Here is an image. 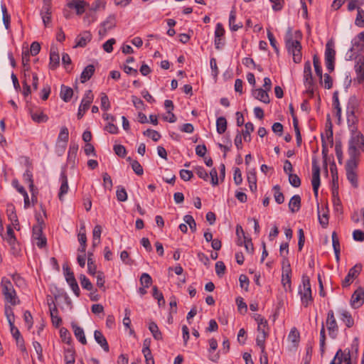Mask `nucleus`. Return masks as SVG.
I'll return each mask as SVG.
<instances>
[{"mask_svg":"<svg viewBox=\"0 0 364 364\" xmlns=\"http://www.w3.org/2000/svg\"><path fill=\"white\" fill-rule=\"evenodd\" d=\"M301 38L302 34L299 30L293 33L291 28H288L284 38L285 46L288 53L292 55L295 63H300L302 60V47L300 43Z\"/></svg>","mask_w":364,"mask_h":364,"instance_id":"nucleus-1","label":"nucleus"},{"mask_svg":"<svg viewBox=\"0 0 364 364\" xmlns=\"http://www.w3.org/2000/svg\"><path fill=\"white\" fill-rule=\"evenodd\" d=\"M350 133L348 153L360 154V151H364V135L358 130Z\"/></svg>","mask_w":364,"mask_h":364,"instance_id":"nucleus-2","label":"nucleus"},{"mask_svg":"<svg viewBox=\"0 0 364 364\" xmlns=\"http://www.w3.org/2000/svg\"><path fill=\"white\" fill-rule=\"evenodd\" d=\"M1 287L2 289V294L7 302L10 303L13 306L20 303L14 286L8 278L3 277L1 279Z\"/></svg>","mask_w":364,"mask_h":364,"instance_id":"nucleus-3","label":"nucleus"},{"mask_svg":"<svg viewBox=\"0 0 364 364\" xmlns=\"http://www.w3.org/2000/svg\"><path fill=\"white\" fill-rule=\"evenodd\" d=\"M302 287H299V293L301 296L302 304L305 307H307L309 305V304L313 301V298L311 296L310 279L306 274H304L302 276Z\"/></svg>","mask_w":364,"mask_h":364,"instance_id":"nucleus-4","label":"nucleus"},{"mask_svg":"<svg viewBox=\"0 0 364 364\" xmlns=\"http://www.w3.org/2000/svg\"><path fill=\"white\" fill-rule=\"evenodd\" d=\"M326 324L329 336L331 338H336L338 334V325L333 310L328 311Z\"/></svg>","mask_w":364,"mask_h":364,"instance_id":"nucleus-5","label":"nucleus"},{"mask_svg":"<svg viewBox=\"0 0 364 364\" xmlns=\"http://www.w3.org/2000/svg\"><path fill=\"white\" fill-rule=\"evenodd\" d=\"M63 269L64 272V275L65 277L66 282L70 285L74 294L77 296H79L80 294V290L73 271L70 269L68 264H63Z\"/></svg>","mask_w":364,"mask_h":364,"instance_id":"nucleus-6","label":"nucleus"},{"mask_svg":"<svg viewBox=\"0 0 364 364\" xmlns=\"http://www.w3.org/2000/svg\"><path fill=\"white\" fill-rule=\"evenodd\" d=\"M311 184L314 193L316 198L318 195V188L320 186V167L316 158L312 159V179Z\"/></svg>","mask_w":364,"mask_h":364,"instance_id":"nucleus-7","label":"nucleus"},{"mask_svg":"<svg viewBox=\"0 0 364 364\" xmlns=\"http://www.w3.org/2000/svg\"><path fill=\"white\" fill-rule=\"evenodd\" d=\"M93 99L94 95L92 92V90H87L78 108V112L77 114L78 119H81L84 116L86 111L89 109L90 104L92 102Z\"/></svg>","mask_w":364,"mask_h":364,"instance_id":"nucleus-8","label":"nucleus"},{"mask_svg":"<svg viewBox=\"0 0 364 364\" xmlns=\"http://www.w3.org/2000/svg\"><path fill=\"white\" fill-rule=\"evenodd\" d=\"M116 26V16L114 14L109 15L105 21L101 23L98 31L100 38L102 39L106 36L108 31Z\"/></svg>","mask_w":364,"mask_h":364,"instance_id":"nucleus-9","label":"nucleus"},{"mask_svg":"<svg viewBox=\"0 0 364 364\" xmlns=\"http://www.w3.org/2000/svg\"><path fill=\"white\" fill-rule=\"evenodd\" d=\"M336 51L329 42L326 45L325 63L327 70L331 73L334 70Z\"/></svg>","mask_w":364,"mask_h":364,"instance_id":"nucleus-10","label":"nucleus"},{"mask_svg":"<svg viewBox=\"0 0 364 364\" xmlns=\"http://www.w3.org/2000/svg\"><path fill=\"white\" fill-rule=\"evenodd\" d=\"M48 307H49L52 323L55 327L58 328L62 323V319L58 316V310L54 303V301L52 300L51 298H50V302L49 299H48Z\"/></svg>","mask_w":364,"mask_h":364,"instance_id":"nucleus-11","label":"nucleus"},{"mask_svg":"<svg viewBox=\"0 0 364 364\" xmlns=\"http://www.w3.org/2000/svg\"><path fill=\"white\" fill-rule=\"evenodd\" d=\"M361 269L362 266L360 264H355L354 267L350 268L348 274L342 282V286L343 287H348L353 282V279L358 276Z\"/></svg>","mask_w":364,"mask_h":364,"instance_id":"nucleus-12","label":"nucleus"},{"mask_svg":"<svg viewBox=\"0 0 364 364\" xmlns=\"http://www.w3.org/2000/svg\"><path fill=\"white\" fill-rule=\"evenodd\" d=\"M355 71L358 82H362L364 80V56L363 55L355 56Z\"/></svg>","mask_w":364,"mask_h":364,"instance_id":"nucleus-13","label":"nucleus"},{"mask_svg":"<svg viewBox=\"0 0 364 364\" xmlns=\"http://www.w3.org/2000/svg\"><path fill=\"white\" fill-rule=\"evenodd\" d=\"M269 336V328H257V336L256 338L257 346L261 349V351L265 350V341Z\"/></svg>","mask_w":364,"mask_h":364,"instance_id":"nucleus-14","label":"nucleus"},{"mask_svg":"<svg viewBox=\"0 0 364 364\" xmlns=\"http://www.w3.org/2000/svg\"><path fill=\"white\" fill-rule=\"evenodd\" d=\"M360 107V101L356 96H350L346 105V114H356Z\"/></svg>","mask_w":364,"mask_h":364,"instance_id":"nucleus-15","label":"nucleus"},{"mask_svg":"<svg viewBox=\"0 0 364 364\" xmlns=\"http://www.w3.org/2000/svg\"><path fill=\"white\" fill-rule=\"evenodd\" d=\"M364 291L362 289H358L354 291L351 296L350 304L354 309L360 307L363 302Z\"/></svg>","mask_w":364,"mask_h":364,"instance_id":"nucleus-16","label":"nucleus"},{"mask_svg":"<svg viewBox=\"0 0 364 364\" xmlns=\"http://www.w3.org/2000/svg\"><path fill=\"white\" fill-rule=\"evenodd\" d=\"M71 327L75 336L79 341V342H80L82 345H86L87 339L85 338L83 328L74 321L71 323Z\"/></svg>","mask_w":364,"mask_h":364,"instance_id":"nucleus-17","label":"nucleus"},{"mask_svg":"<svg viewBox=\"0 0 364 364\" xmlns=\"http://www.w3.org/2000/svg\"><path fill=\"white\" fill-rule=\"evenodd\" d=\"M346 121L349 132L358 130L359 119L357 114H346Z\"/></svg>","mask_w":364,"mask_h":364,"instance_id":"nucleus-18","label":"nucleus"},{"mask_svg":"<svg viewBox=\"0 0 364 364\" xmlns=\"http://www.w3.org/2000/svg\"><path fill=\"white\" fill-rule=\"evenodd\" d=\"M349 159L347 161L346 164V171H355L358 167V159L360 156V154L348 153Z\"/></svg>","mask_w":364,"mask_h":364,"instance_id":"nucleus-19","label":"nucleus"},{"mask_svg":"<svg viewBox=\"0 0 364 364\" xmlns=\"http://www.w3.org/2000/svg\"><path fill=\"white\" fill-rule=\"evenodd\" d=\"M252 95L255 99H257L265 104H269L270 102L269 97L268 95V91H267L262 88H257V89L253 90Z\"/></svg>","mask_w":364,"mask_h":364,"instance_id":"nucleus-20","label":"nucleus"},{"mask_svg":"<svg viewBox=\"0 0 364 364\" xmlns=\"http://www.w3.org/2000/svg\"><path fill=\"white\" fill-rule=\"evenodd\" d=\"M333 107L336 110V117L338 119V124H340L341 123V113L342 109L340 105L339 99H338V92L335 91L333 94Z\"/></svg>","mask_w":364,"mask_h":364,"instance_id":"nucleus-21","label":"nucleus"},{"mask_svg":"<svg viewBox=\"0 0 364 364\" xmlns=\"http://www.w3.org/2000/svg\"><path fill=\"white\" fill-rule=\"evenodd\" d=\"M94 338L96 342L102 348L105 352H109V348L106 338L100 331L95 330L94 332Z\"/></svg>","mask_w":364,"mask_h":364,"instance_id":"nucleus-22","label":"nucleus"},{"mask_svg":"<svg viewBox=\"0 0 364 364\" xmlns=\"http://www.w3.org/2000/svg\"><path fill=\"white\" fill-rule=\"evenodd\" d=\"M304 80L305 85H314V80L311 72V65L310 61H306L304 63Z\"/></svg>","mask_w":364,"mask_h":364,"instance_id":"nucleus-23","label":"nucleus"},{"mask_svg":"<svg viewBox=\"0 0 364 364\" xmlns=\"http://www.w3.org/2000/svg\"><path fill=\"white\" fill-rule=\"evenodd\" d=\"M60 180L61 182V185L60 187L58 198L60 200H63V196L68 193V191L69 190L68 178H67L66 174L64 172L61 173Z\"/></svg>","mask_w":364,"mask_h":364,"instance_id":"nucleus-24","label":"nucleus"},{"mask_svg":"<svg viewBox=\"0 0 364 364\" xmlns=\"http://www.w3.org/2000/svg\"><path fill=\"white\" fill-rule=\"evenodd\" d=\"M92 39V34L90 31H85L76 38V46L85 47Z\"/></svg>","mask_w":364,"mask_h":364,"instance_id":"nucleus-25","label":"nucleus"},{"mask_svg":"<svg viewBox=\"0 0 364 364\" xmlns=\"http://www.w3.org/2000/svg\"><path fill=\"white\" fill-rule=\"evenodd\" d=\"M60 64V56L56 48H51L50 52L49 67L51 70L56 69Z\"/></svg>","mask_w":364,"mask_h":364,"instance_id":"nucleus-26","label":"nucleus"},{"mask_svg":"<svg viewBox=\"0 0 364 364\" xmlns=\"http://www.w3.org/2000/svg\"><path fill=\"white\" fill-rule=\"evenodd\" d=\"M86 3L83 0H73L68 4L70 9H75L77 15H81L85 12Z\"/></svg>","mask_w":364,"mask_h":364,"instance_id":"nucleus-27","label":"nucleus"},{"mask_svg":"<svg viewBox=\"0 0 364 364\" xmlns=\"http://www.w3.org/2000/svg\"><path fill=\"white\" fill-rule=\"evenodd\" d=\"M339 314L341 320L345 323L348 328H350L354 325V320L348 311L343 309L340 310Z\"/></svg>","mask_w":364,"mask_h":364,"instance_id":"nucleus-28","label":"nucleus"},{"mask_svg":"<svg viewBox=\"0 0 364 364\" xmlns=\"http://www.w3.org/2000/svg\"><path fill=\"white\" fill-rule=\"evenodd\" d=\"M41 14L45 26H47L51 19L50 4H46L43 6Z\"/></svg>","mask_w":364,"mask_h":364,"instance_id":"nucleus-29","label":"nucleus"},{"mask_svg":"<svg viewBox=\"0 0 364 364\" xmlns=\"http://www.w3.org/2000/svg\"><path fill=\"white\" fill-rule=\"evenodd\" d=\"M95 67L92 65H88L85 68L80 75V81L82 83H85L89 80L95 73Z\"/></svg>","mask_w":364,"mask_h":364,"instance_id":"nucleus-30","label":"nucleus"},{"mask_svg":"<svg viewBox=\"0 0 364 364\" xmlns=\"http://www.w3.org/2000/svg\"><path fill=\"white\" fill-rule=\"evenodd\" d=\"M301 208V197L299 195H294L289 203V208L292 213H296Z\"/></svg>","mask_w":364,"mask_h":364,"instance_id":"nucleus-31","label":"nucleus"},{"mask_svg":"<svg viewBox=\"0 0 364 364\" xmlns=\"http://www.w3.org/2000/svg\"><path fill=\"white\" fill-rule=\"evenodd\" d=\"M73 95V90L71 87L65 86L64 85H61L60 96L64 102H69L71 100Z\"/></svg>","mask_w":364,"mask_h":364,"instance_id":"nucleus-32","label":"nucleus"},{"mask_svg":"<svg viewBox=\"0 0 364 364\" xmlns=\"http://www.w3.org/2000/svg\"><path fill=\"white\" fill-rule=\"evenodd\" d=\"M247 178L250 189L252 192H255L257 191V176L255 170L249 171Z\"/></svg>","mask_w":364,"mask_h":364,"instance_id":"nucleus-33","label":"nucleus"},{"mask_svg":"<svg viewBox=\"0 0 364 364\" xmlns=\"http://www.w3.org/2000/svg\"><path fill=\"white\" fill-rule=\"evenodd\" d=\"M236 11L235 9L230 11L229 16V26L231 31H236L242 27V23L240 22L236 23Z\"/></svg>","mask_w":364,"mask_h":364,"instance_id":"nucleus-34","label":"nucleus"},{"mask_svg":"<svg viewBox=\"0 0 364 364\" xmlns=\"http://www.w3.org/2000/svg\"><path fill=\"white\" fill-rule=\"evenodd\" d=\"M6 213L8 218L11 221L12 225L15 227L18 225V217L15 211V208L12 204H9L7 205Z\"/></svg>","mask_w":364,"mask_h":364,"instance_id":"nucleus-35","label":"nucleus"},{"mask_svg":"<svg viewBox=\"0 0 364 364\" xmlns=\"http://www.w3.org/2000/svg\"><path fill=\"white\" fill-rule=\"evenodd\" d=\"M6 229V235L5 237H3V238L6 240L10 246L14 248L16 243V238L15 237L14 230L10 225L7 226Z\"/></svg>","mask_w":364,"mask_h":364,"instance_id":"nucleus-36","label":"nucleus"},{"mask_svg":"<svg viewBox=\"0 0 364 364\" xmlns=\"http://www.w3.org/2000/svg\"><path fill=\"white\" fill-rule=\"evenodd\" d=\"M97 271V266L93 259V252H88L87 253V272L90 275L94 276Z\"/></svg>","mask_w":364,"mask_h":364,"instance_id":"nucleus-37","label":"nucleus"},{"mask_svg":"<svg viewBox=\"0 0 364 364\" xmlns=\"http://www.w3.org/2000/svg\"><path fill=\"white\" fill-rule=\"evenodd\" d=\"M64 360L65 364H74L75 362V351L73 348L65 350Z\"/></svg>","mask_w":364,"mask_h":364,"instance_id":"nucleus-38","label":"nucleus"},{"mask_svg":"<svg viewBox=\"0 0 364 364\" xmlns=\"http://www.w3.org/2000/svg\"><path fill=\"white\" fill-rule=\"evenodd\" d=\"M149 329L151 331V333H152L153 337L156 340L159 341V340L162 339V333L160 331V330L159 329V327L155 322L151 321L149 323Z\"/></svg>","mask_w":364,"mask_h":364,"instance_id":"nucleus-39","label":"nucleus"},{"mask_svg":"<svg viewBox=\"0 0 364 364\" xmlns=\"http://www.w3.org/2000/svg\"><path fill=\"white\" fill-rule=\"evenodd\" d=\"M216 129L218 134L225 133L227 129V120L224 117H220L216 120Z\"/></svg>","mask_w":364,"mask_h":364,"instance_id":"nucleus-40","label":"nucleus"},{"mask_svg":"<svg viewBox=\"0 0 364 364\" xmlns=\"http://www.w3.org/2000/svg\"><path fill=\"white\" fill-rule=\"evenodd\" d=\"M245 129L244 131H242V133L241 134L243 136L244 140L245 141H250V140H251L250 134H251V132H252L254 131V129H255L254 125L252 122H247L245 124Z\"/></svg>","mask_w":364,"mask_h":364,"instance_id":"nucleus-41","label":"nucleus"},{"mask_svg":"<svg viewBox=\"0 0 364 364\" xmlns=\"http://www.w3.org/2000/svg\"><path fill=\"white\" fill-rule=\"evenodd\" d=\"M291 269H289L287 267L286 268V270H282V282L284 287L287 286L289 287L291 286Z\"/></svg>","mask_w":364,"mask_h":364,"instance_id":"nucleus-42","label":"nucleus"},{"mask_svg":"<svg viewBox=\"0 0 364 364\" xmlns=\"http://www.w3.org/2000/svg\"><path fill=\"white\" fill-rule=\"evenodd\" d=\"M23 178L24 182L28 184L29 191H33V190L35 189V186L33 183L32 172L30 170L27 169L23 173Z\"/></svg>","mask_w":364,"mask_h":364,"instance_id":"nucleus-43","label":"nucleus"},{"mask_svg":"<svg viewBox=\"0 0 364 364\" xmlns=\"http://www.w3.org/2000/svg\"><path fill=\"white\" fill-rule=\"evenodd\" d=\"M313 64L314 66L315 73H316V75L319 77L321 82H322V77H323L322 68L321 65L319 58H318L317 55H314L313 56Z\"/></svg>","mask_w":364,"mask_h":364,"instance_id":"nucleus-44","label":"nucleus"},{"mask_svg":"<svg viewBox=\"0 0 364 364\" xmlns=\"http://www.w3.org/2000/svg\"><path fill=\"white\" fill-rule=\"evenodd\" d=\"M31 119L37 123L46 122L48 117L43 112H31Z\"/></svg>","mask_w":364,"mask_h":364,"instance_id":"nucleus-45","label":"nucleus"},{"mask_svg":"<svg viewBox=\"0 0 364 364\" xmlns=\"http://www.w3.org/2000/svg\"><path fill=\"white\" fill-rule=\"evenodd\" d=\"M127 160L130 162V165L136 174H137L138 176H141L143 174V168L136 160H132L131 157H128Z\"/></svg>","mask_w":364,"mask_h":364,"instance_id":"nucleus-46","label":"nucleus"},{"mask_svg":"<svg viewBox=\"0 0 364 364\" xmlns=\"http://www.w3.org/2000/svg\"><path fill=\"white\" fill-rule=\"evenodd\" d=\"M69 139V132L66 127H63L60 129V133L58 136V141H63L64 143L63 147L65 146Z\"/></svg>","mask_w":364,"mask_h":364,"instance_id":"nucleus-47","label":"nucleus"},{"mask_svg":"<svg viewBox=\"0 0 364 364\" xmlns=\"http://www.w3.org/2000/svg\"><path fill=\"white\" fill-rule=\"evenodd\" d=\"M273 191H274V197L275 201L278 204L283 203L284 201V194L281 192L280 186L279 185H275L273 187Z\"/></svg>","mask_w":364,"mask_h":364,"instance_id":"nucleus-48","label":"nucleus"},{"mask_svg":"<svg viewBox=\"0 0 364 364\" xmlns=\"http://www.w3.org/2000/svg\"><path fill=\"white\" fill-rule=\"evenodd\" d=\"M78 150V145L77 144H70L68 154V160L69 161L75 162V160L77 156V153Z\"/></svg>","mask_w":364,"mask_h":364,"instance_id":"nucleus-49","label":"nucleus"},{"mask_svg":"<svg viewBox=\"0 0 364 364\" xmlns=\"http://www.w3.org/2000/svg\"><path fill=\"white\" fill-rule=\"evenodd\" d=\"M1 11H2V16H3V22L5 26V28L6 29H9L10 26V21H11V16L8 13L6 6L5 4H2L1 6Z\"/></svg>","mask_w":364,"mask_h":364,"instance_id":"nucleus-50","label":"nucleus"},{"mask_svg":"<svg viewBox=\"0 0 364 364\" xmlns=\"http://www.w3.org/2000/svg\"><path fill=\"white\" fill-rule=\"evenodd\" d=\"M355 24L360 28H364V10L360 7L357 8V16L355 20Z\"/></svg>","mask_w":364,"mask_h":364,"instance_id":"nucleus-51","label":"nucleus"},{"mask_svg":"<svg viewBox=\"0 0 364 364\" xmlns=\"http://www.w3.org/2000/svg\"><path fill=\"white\" fill-rule=\"evenodd\" d=\"M97 279V286L102 289V291H105V274L102 271H96L95 274Z\"/></svg>","mask_w":364,"mask_h":364,"instance_id":"nucleus-52","label":"nucleus"},{"mask_svg":"<svg viewBox=\"0 0 364 364\" xmlns=\"http://www.w3.org/2000/svg\"><path fill=\"white\" fill-rule=\"evenodd\" d=\"M236 235L237 237V245L238 246H242L243 240H245V237H247L245 236V233L242 226L240 225H237L236 226Z\"/></svg>","mask_w":364,"mask_h":364,"instance_id":"nucleus-53","label":"nucleus"},{"mask_svg":"<svg viewBox=\"0 0 364 364\" xmlns=\"http://www.w3.org/2000/svg\"><path fill=\"white\" fill-rule=\"evenodd\" d=\"M346 177L354 188H357L358 186V175L355 171H346Z\"/></svg>","mask_w":364,"mask_h":364,"instance_id":"nucleus-54","label":"nucleus"},{"mask_svg":"<svg viewBox=\"0 0 364 364\" xmlns=\"http://www.w3.org/2000/svg\"><path fill=\"white\" fill-rule=\"evenodd\" d=\"M80 281L81 286L83 289L87 291H92L93 289V285L91 282L84 274L80 276Z\"/></svg>","mask_w":364,"mask_h":364,"instance_id":"nucleus-55","label":"nucleus"},{"mask_svg":"<svg viewBox=\"0 0 364 364\" xmlns=\"http://www.w3.org/2000/svg\"><path fill=\"white\" fill-rule=\"evenodd\" d=\"M144 136L150 137L153 141H158L161 138V134L156 130L148 129L143 132Z\"/></svg>","mask_w":364,"mask_h":364,"instance_id":"nucleus-56","label":"nucleus"},{"mask_svg":"<svg viewBox=\"0 0 364 364\" xmlns=\"http://www.w3.org/2000/svg\"><path fill=\"white\" fill-rule=\"evenodd\" d=\"M60 338H62V341L64 343H65L67 344H70V343L72 341V338H71L70 332L68 331L67 328H61L60 330Z\"/></svg>","mask_w":364,"mask_h":364,"instance_id":"nucleus-57","label":"nucleus"},{"mask_svg":"<svg viewBox=\"0 0 364 364\" xmlns=\"http://www.w3.org/2000/svg\"><path fill=\"white\" fill-rule=\"evenodd\" d=\"M183 220L186 225H189V228L193 232L196 231V223L192 215H186L183 217Z\"/></svg>","mask_w":364,"mask_h":364,"instance_id":"nucleus-58","label":"nucleus"},{"mask_svg":"<svg viewBox=\"0 0 364 364\" xmlns=\"http://www.w3.org/2000/svg\"><path fill=\"white\" fill-rule=\"evenodd\" d=\"M117 198L120 202H124L127 200V193L124 188L118 186L116 192Z\"/></svg>","mask_w":364,"mask_h":364,"instance_id":"nucleus-59","label":"nucleus"},{"mask_svg":"<svg viewBox=\"0 0 364 364\" xmlns=\"http://www.w3.org/2000/svg\"><path fill=\"white\" fill-rule=\"evenodd\" d=\"M152 290H153L152 295H153L154 299L158 300L159 305L161 306V304H165V300H164L163 294L159 291L157 287L154 286L153 287Z\"/></svg>","mask_w":364,"mask_h":364,"instance_id":"nucleus-60","label":"nucleus"},{"mask_svg":"<svg viewBox=\"0 0 364 364\" xmlns=\"http://www.w3.org/2000/svg\"><path fill=\"white\" fill-rule=\"evenodd\" d=\"M339 358L341 360V363L344 361L345 364H352L350 350L349 349H345L343 351L341 350V355H339Z\"/></svg>","mask_w":364,"mask_h":364,"instance_id":"nucleus-61","label":"nucleus"},{"mask_svg":"<svg viewBox=\"0 0 364 364\" xmlns=\"http://www.w3.org/2000/svg\"><path fill=\"white\" fill-rule=\"evenodd\" d=\"M100 100L101 108L105 111H107L110 108V102L107 95L105 93L102 92L100 94Z\"/></svg>","mask_w":364,"mask_h":364,"instance_id":"nucleus-62","label":"nucleus"},{"mask_svg":"<svg viewBox=\"0 0 364 364\" xmlns=\"http://www.w3.org/2000/svg\"><path fill=\"white\" fill-rule=\"evenodd\" d=\"M140 283L144 287H149L152 283V279L149 274L143 273L140 277Z\"/></svg>","mask_w":364,"mask_h":364,"instance_id":"nucleus-63","label":"nucleus"},{"mask_svg":"<svg viewBox=\"0 0 364 364\" xmlns=\"http://www.w3.org/2000/svg\"><path fill=\"white\" fill-rule=\"evenodd\" d=\"M288 176L289 181L292 186L298 188L301 186V179L296 174L289 173Z\"/></svg>","mask_w":364,"mask_h":364,"instance_id":"nucleus-64","label":"nucleus"}]
</instances>
